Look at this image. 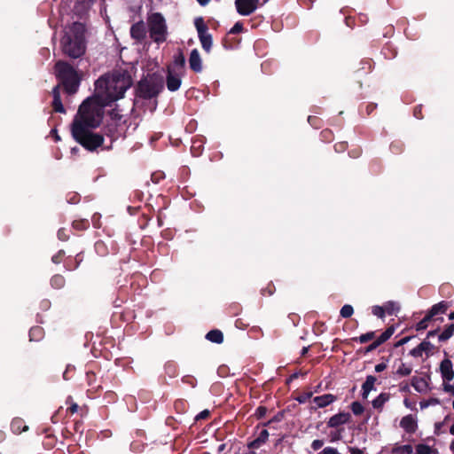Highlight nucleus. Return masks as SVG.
Here are the masks:
<instances>
[{"label": "nucleus", "mask_w": 454, "mask_h": 454, "mask_svg": "<svg viewBox=\"0 0 454 454\" xmlns=\"http://www.w3.org/2000/svg\"><path fill=\"white\" fill-rule=\"evenodd\" d=\"M130 75L125 71H114L100 77L95 83L93 97L109 106L123 98L125 91L131 86Z\"/></svg>", "instance_id": "obj_1"}, {"label": "nucleus", "mask_w": 454, "mask_h": 454, "mask_svg": "<svg viewBox=\"0 0 454 454\" xmlns=\"http://www.w3.org/2000/svg\"><path fill=\"white\" fill-rule=\"evenodd\" d=\"M101 100H98L95 97H90L80 106L78 113L74 118L73 125L78 124L84 128H96L102 121L104 114V107Z\"/></svg>", "instance_id": "obj_2"}, {"label": "nucleus", "mask_w": 454, "mask_h": 454, "mask_svg": "<svg viewBox=\"0 0 454 454\" xmlns=\"http://www.w3.org/2000/svg\"><path fill=\"white\" fill-rule=\"evenodd\" d=\"M85 27L79 22L73 23L61 39L63 51L71 58H79L85 52Z\"/></svg>", "instance_id": "obj_3"}, {"label": "nucleus", "mask_w": 454, "mask_h": 454, "mask_svg": "<svg viewBox=\"0 0 454 454\" xmlns=\"http://www.w3.org/2000/svg\"><path fill=\"white\" fill-rule=\"evenodd\" d=\"M55 71L65 90L68 93L76 92L81 80L78 73L66 62H58L55 66Z\"/></svg>", "instance_id": "obj_4"}, {"label": "nucleus", "mask_w": 454, "mask_h": 454, "mask_svg": "<svg viewBox=\"0 0 454 454\" xmlns=\"http://www.w3.org/2000/svg\"><path fill=\"white\" fill-rule=\"evenodd\" d=\"M90 128L81 127L78 124L72 126V134L74 139L88 150H95L99 147L104 141L101 135L93 133Z\"/></svg>", "instance_id": "obj_5"}, {"label": "nucleus", "mask_w": 454, "mask_h": 454, "mask_svg": "<svg viewBox=\"0 0 454 454\" xmlns=\"http://www.w3.org/2000/svg\"><path fill=\"white\" fill-rule=\"evenodd\" d=\"M151 38L156 43H163L167 39V26L164 18L160 13H153L148 18Z\"/></svg>", "instance_id": "obj_6"}, {"label": "nucleus", "mask_w": 454, "mask_h": 454, "mask_svg": "<svg viewBox=\"0 0 454 454\" xmlns=\"http://www.w3.org/2000/svg\"><path fill=\"white\" fill-rule=\"evenodd\" d=\"M184 74V59L183 58L176 60L173 65L168 67L167 88L170 91H176L180 88Z\"/></svg>", "instance_id": "obj_7"}, {"label": "nucleus", "mask_w": 454, "mask_h": 454, "mask_svg": "<svg viewBox=\"0 0 454 454\" xmlns=\"http://www.w3.org/2000/svg\"><path fill=\"white\" fill-rule=\"evenodd\" d=\"M442 378V387L444 393L454 396V379L453 364L449 358L443 359L439 367Z\"/></svg>", "instance_id": "obj_8"}, {"label": "nucleus", "mask_w": 454, "mask_h": 454, "mask_svg": "<svg viewBox=\"0 0 454 454\" xmlns=\"http://www.w3.org/2000/svg\"><path fill=\"white\" fill-rule=\"evenodd\" d=\"M400 427L408 434H413L417 428V419L415 416L410 414L402 418Z\"/></svg>", "instance_id": "obj_9"}, {"label": "nucleus", "mask_w": 454, "mask_h": 454, "mask_svg": "<svg viewBox=\"0 0 454 454\" xmlns=\"http://www.w3.org/2000/svg\"><path fill=\"white\" fill-rule=\"evenodd\" d=\"M351 416L348 412H340L331 417L327 422L329 427H338L340 425L349 422Z\"/></svg>", "instance_id": "obj_10"}, {"label": "nucleus", "mask_w": 454, "mask_h": 454, "mask_svg": "<svg viewBox=\"0 0 454 454\" xmlns=\"http://www.w3.org/2000/svg\"><path fill=\"white\" fill-rule=\"evenodd\" d=\"M189 65L191 69L194 72H200L202 70V61L197 49L192 51L189 58Z\"/></svg>", "instance_id": "obj_11"}, {"label": "nucleus", "mask_w": 454, "mask_h": 454, "mask_svg": "<svg viewBox=\"0 0 454 454\" xmlns=\"http://www.w3.org/2000/svg\"><path fill=\"white\" fill-rule=\"evenodd\" d=\"M433 345L427 340L422 341L416 348L410 351L411 356L414 357H421L424 353H428L432 350Z\"/></svg>", "instance_id": "obj_12"}, {"label": "nucleus", "mask_w": 454, "mask_h": 454, "mask_svg": "<svg viewBox=\"0 0 454 454\" xmlns=\"http://www.w3.org/2000/svg\"><path fill=\"white\" fill-rule=\"evenodd\" d=\"M336 400V397L332 394H325L320 396H316L313 399L314 403L318 408H324Z\"/></svg>", "instance_id": "obj_13"}, {"label": "nucleus", "mask_w": 454, "mask_h": 454, "mask_svg": "<svg viewBox=\"0 0 454 454\" xmlns=\"http://www.w3.org/2000/svg\"><path fill=\"white\" fill-rule=\"evenodd\" d=\"M377 379L374 376L369 375L366 377L365 381L362 385V396L366 399L372 390L374 389V385Z\"/></svg>", "instance_id": "obj_14"}, {"label": "nucleus", "mask_w": 454, "mask_h": 454, "mask_svg": "<svg viewBox=\"0 0 454 454\" xmlns=\"http://www.w3.org/2000/svg\"><path fill=\"white\" fill-rule=\"evenodd\" d=\"M11 429L13 434H20L28 429L24 419L20 418H14L11 423Z\"/></svg>", "instance_id": "obj_15"}, {"label": "nucleus", "mask_w": 454, "mask_h": 454, "mask_svg": "<svg viewBox=\"0 0 454 454\" xmlns=\"http://www.w3.org/2000/svg\"><path fill=\"white\" fill-rule=\"evenodd\" d=\"M131 36L135 39H142L145 35V25L142 22L136 23L131 27L130 29Z\"/></svg>", "instance_id": "obj_16"}, {"label": "nucleus", "mask_w": 454, "mask_h": 454, "mask_svg": "<svg viewBox=\"0 0 454 454\" xmlns=\"http://www.w3.org/2000/svg\"><path fill=\"white\" fill-rule=\"evenodd\" d=\"M389 400V394L381 393L373 401L372 406L374 409L381 411L384 404Z\"/></svg>", "instance_id": "obj_17"}, {"label": "nucleus", "mask_w": 454, "mask_h": 454, "mask_svg": "<svg viewBox=\"0 0 454 454\" xmlns=\"http://www.w3.org/2000/svg\"><path fill=\"white\" fill-rule=\"evenodd\" d=\"M412 451H413V449H412L411 445H410V444L401 445V444L395 443L391 449L392 454H411Z\"/></svg>", "instance_id": "obj_18"}, {"label": "nucleus", "mask_w": 454, "mask_h": 454, "mask_svg": "<svg viewBox=\"0 0 454 454\" xmlns=\"http://www.w3.org/2000/svg\"><path fill=\"white\" fill-rule=\"evenodd\" d=\"M448 309V303L445 301H441L437 304H434L428 313L434 317L439 314H444Z\"/></svg>", "instance_id": "obj_19"}, {"label": "nucleus", "mask_w": 454, "mask_h": 454, "mask_svg": "<svg viewBox=\"0 0 454 454\" xmlns=\"http://www.w3.org/2000/svg\"><path fill=\"white\" fill-rule=\"evenodd\" d=\"M139 92L144 98H152L156 92L149 88V84L146 82H141L138 85Z\"/></svg>", "instance_id": "obj_20"}, {"label": "nucleus", "mask_w": 454, "mask_h": 454, "mask_svg": "<svg viewBox=\"0 0 454 454\" xmlns=\"http://www.w3.org/2000/svg\"><path fill=\"white\" fill-rule=\"evenodd\" d=\"M52 106H53V108H54V110L56 112H59V113H64L65 112L64 106H63V105L61 103V100H60V98H59L58 88H55L53 90V102H52Z\"/></svg>", "instance_id": "obj_21"}, {"label": "nucleus", "mask_w": 454, "mask_h": 454, "mask_svg": "<svg viewBox=\"0 0 454 454\" xmlns=\"http://www.w3.org/2000/svg\"><path fill=\"white\" fill-rule=\"evenodd\" d=\"M199 38L200 41V43L202 45V48L206 51H209L212 46V36L208 33L199 35Z\"/></svg>", "instance_id": "obj_22"}, {"label": "nucleus", "mask_w": 454, "mask_h": 454, "mask_svg": "<svg viewBox=\"0 0 454 454\" xmlns=\"http://www.w3.org/2000/svg\"><path fill=\"white\" fill-rule=\"evenodd\" d=\"M207 339L215 343H222L223 340V335L219 330H212L207 333Z\"/></svg>", "instance_id": "obj_23"}, {"label": "nucleus", "mask_w": 454, "mask_h": 454, "mask_svg": "<svg viewBox=\"0 0 454 454\" xmlns=\"http://www.w3.org/2000/svg\"><path fill=\"white\" fill-rule=\"evenodd\" d=\"M435 450L427 444L419 443L416 446L417 454H434Z\"/></svg>", "instance_id": "obj_24"}, {"label": "nucleus", "mask_w": 454, "mask_h": 454, "mask_svg": "<svg viewBox=\"0 0 454 454\" xmlns=\"http://www.w3.org/2000/svg\"><path fill=\"white\" fill-rule=\"evenodd\" d=\"M454 334V325H451L444 329L439 335L440 341H445L449 340Z\"/></svg>", "instance_id": "obj_25"}, {"label": "nucleus", "mask_w": 454, "mask_h": 454, "mask_svg": "<svg viewBox=\"0 0 454 454\" xmlns=\"http://www.w3.org/2000/svg\"><path fill=\"white\" fill-rule=\"evenodd\" d=\"M95 0H77L76 10L78 12H85Z\"/></svg>", "instance_id": "obj_26"}, {"label": "nucleus", "mask_w": 454, "mask_h": 454, "mask_svg": "<svg viewBox=\"0 0 454 454\" xmlns=\"http://www.w3.org/2000/svg\"><path fill=\"white\" fill-rule=\"evenodd\" d=\"M412 368L410 365H407L403 363H401L399 367L396 370V374L399 376L404 377L408 376L411 373Z\"/></svg>", "instance_id": "obj_27"}, {"label": "nucleus", "mask_w": 454, "mask_h": 454, "mask_svg": "<svg viewBox=\"0 0 454 454\" xmlns=\"http://www.w3.org/2000/svg\"><path fill=\"white\" fill-rule=\"evenodd\" d=\"M433 317L427 313L423 319H421L416 325L418 331L425 330L428 326V323L432 320Z\"/></svg>", "instance_id": "obj_28"}, {"label": "nucleus", "mask_w": 454, "mask_h": 454, "mask_svg": "<svg viewBox=\"0 0 454 454\" xmlns=\"http://www.w3.org/2000/svg\"><path fill=\"white\" fill-rule=\"evenodd\" d=\"M354 309L351 305H344L340 309V316L342 317L348 318L353 315Z\"/></svg>", "instance_id": "obj_29"}, {"label": "nucleus", "mask_w": 454, "mask_h": 454, "mask_svg": "<svg viewBox=\"0 0 454 454\" xmlns=\"http://www.w3.org/2000/svg\"><path fill=\"white\" fill-rule=\"evenodd\" d=\"M344 431L343 428L341 429H336V430H333L332 431L330 434H329V437H330V442H337L339 440L341 439V435H342V432Z\"/></svg>", "instance_id": "obj_30"}, {"label": "nucleus", "mask_w": 454, "mask_h": 454, "mask_svg": "<svg viewBox=\"0 0 454 454\" xmlns=\"http://www.w3.org/2000/svg\"><path fill=\"white\" fill-rule=\"evenodd\" d=\"M393 333H394V330L391 328H388L384 333H382L380 334V336L379 338H377V340H379V342L380 344H382L392 336Z\"/></svg>", "instance_id": "obj_31"}, {"label": "nucleus", "mask_w": 454, "mask_h": 454, "mask_svg": "<svg viewBox=\"0 0 454 454\" xmlns=\"http://www.w3.org/2000/svg\"><path fill=\"white\" fill-rule=\"evenodd\" d=\"M351 411L355 415H361L364 409L362 403L359 402H354L351 403Z\"/></svg>", "instance_id": "obj_32"}, {"label": "nucleus", "mask_w": 454, "mask_h": 454, "mask_svg": "<svg viewBox=\"0 0 454 454\" xmlns=\"http://www.w3.org/2000/svg\"><path fill=\"white\" fill-rule=\"evenodd\" d=\"M65 280L62 276L56 275L51 278V285L56 288H60L64 286Z\"/></svg>", "instance_id": "obj_33"}, {"label": "nucleus", "mask_w": 454, "mask_h": 454, "mask_svg": "<svg viewBox=\"0 0 454 454\" xmlns=\"http://www.w3.org/2000/svg\"><path fill=\"white\" fill-rule=\"evenodd\" d=\"M195 26L198 31V35L207 33V28L201 19L196 20Z\"/></svg>", "instance_id": "obj_34"}, {"label": "nucleus", "mask_w": 454, "mask_h": 454, "mask_svg": "<svg viewBox=\"0 0 454 454\" xmlns=\"http://www.w3.org/2000/svg\"><path fill=\"white\" fill-rule=\"evenodd\" d=\"M374 337H375L374 332H369V333L360 335L357 340H359L360 343H366L369 340H373Z\"/></svg>", "instance_id": "obj_35"}, {"label": "nucleus", "mask_w": 454, "mask_h": 454, "mask_svg": "<svg viewBox=\"0 0 454 454\" xmlns=\"http://www.w3.org/2000/svg\"><path fill=\"white\" fill-rule=\"evenodd\" d=\"M372 313L379 317H383L385 315V310L382 307L374 306L372 308Z\"/></svg>", "instance_id": "obj_36"}, {"label": "nucleus", "mask_w": 454, "mask_h": 454, "mask_svg": "<svg viewBox=\"0 0 454 454\" xmlns=\"http://www.w3.org/2000/svg\"><path fill=\"white\" fill-rule=\"evenodd\" d=\"M312 396V394L310 392H308V393H304L301 395H299L296 400L300 403H306L310 397Z\"/></svg>", "instance_id": "obj_37"}, {"label": "nucleus", "mask_w": 454, "mask_h": 454, "mask_svg": "<svg viewBox=\"0 0 454 454\" xmlns=\"http://www.w3.org/2000/svg\"><path fill=\"white\" fill-rule=\"evenodd\" d=\"M412 385L415 387V389H417L418 391H421L422 388L427 386V383L425 380H419L413 382Z\"/></svg>", "instance_id": "obj_38"}, {"label": "nucleus", "mask_w": 454, "mask_h": 454, "mask_svg": "<svg viewBox=\"0 0 454 454\" xmlns=\"http://www.w3.org/2000/svg\"><path fill=\"white\" fill-rule=\"evenodd\" d=\"M243 30V25L240 22H237L231 29V34H237Z\"/></svg>", "instance_id": "obj_39"}, {"label": "nucleus", "mask_w": 454, "mask_h": 454, "mask_svg": "<svg viewBox=\"0 0 454 454\" xmlns=\"http://www.w3.org/2000/svg\"><path fill=\"white\" fill-rule=\"evenodd\" d=\"M320 454H340L337 449L335 448H333V447H326L321 452Z\"/></svg>", "instance_id": "obj_40"}, {"label": "nucleus", "mask_w": 454, "mask_h": 454, "mask_svg": "<svg viewBox=\"0 0 454 454\" xmlns=\"http://www.w3.org/2000/svg\"><path fill=\"white\" fill-rule=\"evenodd\" d=\"M324 445V442L322 440H314L311 443V447L313 450H317L321 449Z\"/></svg>", "instance_id": "obj_41"}, {"label": "nucleus", "mask_w": 454, "mask_h": 454, "mask_svg": "<svg viewBox=\"0 0 454 454\" xmlns=\"http://www.w3.org/2000/svg\"><path fill=\"white\" fill-rule=\"evenodd\" d=\"M380 345H381L379 340L376 339L372 344H370L367 348H366V351L367 352H371L372 350H374L375 348H377Z\"/></svg>", "instance_id": "obj_42"}, {"label": "nucleus", "mask_w": 454, "mask_h": 454, "mask_svg": "<svg viewBox=\"0 0 454 454\" xmlns=\"http://www.w3.org/2000/svg\"><path fill=\"white\" fill-rule=\"evenodd\" d=\"M387 369V364L386 363H380L375 365V372H381L384 370Z\"/></svg>", "instance_id": "obj_43"}, {"label": "nucleus", "mask_w": 454, "mask_h": 454, "mask_svg": "<svg viewBox=\"0 0 454 454\" xmlns=\"http://www.w3.org/2000/svg\"><path fill=\"white\" fill-rule=\"evenodd\" d=\"M208 415H209L208 411H207V410L203 411L200 414L197 415L196 419H206Z\"/></svg>", "instance_id": "obj_44"}, {"label": "nucleus", "mask_w": 454, "mask_h": 454, "mask_svg": "<svg viewBox=\"0 0 454 454\" xmlns=\"http://www.w3.org/2000/svg\"><path fill=\"white\" fill-rule=\"evenodd\" d=\"M77 409H78L77 404H73V405L69 408L70 412H71L72 414L75 413V412L77 411Z\"/></svg>", "instance_id": "obj_45"}, {"label": "nucleus", "mask_w": 454, "mask_h": 454, "mask_svg": "<svg viewBox=\"0 0 454 454\" xmlns=\"http://www.w3.org/2000/svg\"><path fill=\"white\" fill-rule=\"evenodd\" d=\"M199 2V4L202 6L207 4V3L210 1V0H197Z\"/></svg>", "instance_id": "obj_46"}, {"label": "nucleus", "mask_w": 454, "mask_h": 454, "mask_svg": "<svg viewBox=\"0 0 454 454\" xmlns=\"http://www.w3.org/2000/svg\"><path fill=\"white\" fill-rule=\"evenodd\" d=\"M450 450L454 453V439L450 443Z\"/></svg>", "instance_id": "obj_47"}, {"label": "nucleus", "mask_w": 454, "mask_h": 454, "mask_svg": "<svg viewBox=\"0 0 454 454\" xmlns=\"http://www.w3.org/2000/svg\"><path fill=\"white\" fill-rule=\"evenodd\" d=\"M450 434L454 436V423L450 427Z\"/></svg>", "instance_id": "obj_48"}, {"label": "nucleus", "mask_w": 454, "mask_h": 454, "mask_svg": "<svg viewBox=\"0 0 454 454\" xmlns=\"http://www.w3.org/2000/svg\"><path fill=\"white\" fill-rule=\"evenodd\" d=\"M4 439V433L0 430V442Z\"/></svg>", "instance_id": "obj_49"}, {"label": "nucleus", "mask_w": 454, "mask_h": 454, "mask_svg": "<svg viewBox=\"0 0 454 454\" xmlns=\"http://www.w3.org/2000/svg\"><path fill=\"white\" fill-rule=\"evenodd\" d=\"M434 335V332L431 331L427 333V337H431Z\"/></svg>", "instance_id": "obj_50"}, {"label": "nucleus", "mask_w": 454, "mask_h": 454, "mask_svg": "<svg viewBox=\"0 0 454 454\" xmlns=\"http://www.w3.org/2000/svg\"><path fill=\"white\" fill-rule=\"evenodd\" d=\"M450 319H454V311L450 313Z\"/></svg>", "instance_id": "obj_51"}, {"label": "nucleus", "mask_w": 454, "mask_h": 454, "mask_svg": "<svg viewBox=\"0 0 454 454\" xmlns=\"http://www.w3.org/2000/svg\"><path fill=\"white\" fill-rule=\"evenodd\" d=\"M404 404H405L407 407H409V402H408V400H407V399H405V400H404Z\"/></svg>", "instance_id": "obj_52"}, {"label": "nucleus", "mask_w": 454, "mask_h": 454, "mask_svg": "<svg viewBox=\"0 0 454 454\" xmlns=\"http://www.w3.org/2000/svg\"><path fill=\"white\" fill-rule=\"evenodd\" d=\"M265 435H268V433H267V431H266V430H264V431L262 432V436H265Z\"/></svg>", "instance_id": "obj_53"}, {"label": "nucleus", "mask_w": 454, "mask_h": 454, "mask_svg": "<svg viewBox=\"0 0 454 454\" xmlns=\"http://www.w3.org/2000/svg\"><path fill=\"white\" fill-rule=\"evenodd\" d=\"M265 435H268V433H267V431H266V430H264V431L262 432V436H265Z\"/></svg>", "instance_id": "obj_54"}, {"label": "nucleus", "mask_w": 454, "mask_h": 454, "mask_svg": "<svg viewBox=\"0 0 454 454\" xmlns=\"http://www.w3.org/2000/svg\"><path fill=\"white\" fill-rule=\"evenodd\" d=\"M407 340H408V339H406V338H405V339H403V340H401V342H402V343H405V342H407Z\"/></svg>", "instance_id": "obj_55"}, {"label": "nucleus", "mask_w": 454, "mask_h": 454, "mask_svg": "<svg viewBox=\"0 0 454 454\" xmlns=\"http://www.w3.org/2000/svg\"><path fill=\"white\" fill-rule=\"evenodd\" d=\"M452 409H453V411H454V399H453V401H452Z\"/></svg>", "instance_id": "obj_56"}]
</instances>
